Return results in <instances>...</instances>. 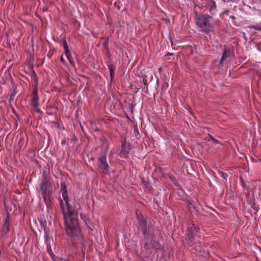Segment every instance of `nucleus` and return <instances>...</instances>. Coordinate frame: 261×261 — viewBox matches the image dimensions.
Masks as SVG:
<instances>
[{"label":"nucleus","mask_w":261,"mask_h":261,"mask_svg":"<svg viewBox=\"0 0 261 261\" xmlns=\"http://www.w3.org/2000/svg\"><path fill=\"white\" fill-rule=\"evenodd\" d=\"M66 207H65L63 200L60 199V205L63 215L64 223L66 234L72 239L79 237L81 232L77 216L78 213L69 203V197L64 198Z\"/></svg>","instance_id":"1"},{"label":"nucleus","mask_w":261,"mask_h":261,"mask_svg":"<svg viewBox=\"0 0 261 261\" xmlns=\"http://www.w3.org/2000/svg\"><path fill=\"white\" fill-rule=\"evenodd\" d=\"M212 17L208 14H200L196 15V24L202 31L208 33L212 31L213 29V25L210 21Z\"/></svg>","instance_id":"2"},{"label":"nucleus","mask_w":261,"mask_h":261,"mask_svg":"<svg viewBox=\"0 0 261 261\" xmlns=\"http://www.w3.org/2000/svg\"><path fill=\"white\" fill-rule=\"evenodd\" d=\"M136 214L138 225V229L142 232L144 237L148 236L150 237H152L153 236L154 233L150 231L147 220L143 216L142 212L140 210H136Z\"/></svg>","instance_id":"3"},{"label":"nucleus","mask_w":261,"mask_h":261,"mask_svg":"<svg viewBox=\"0 0 261 261\" xmlns=\"http://www.w3.org/2000/svg\"><path fill=\"white\" fill-rule=\"evenodd\" d=\"M39 187L44 201L47 203V197L49 198L52 195V186L45 175H43V178L41 180Z\"/></svg>","instance_id":"4"},{"label":"nucleus","mask_w":261,"mask_h":261,"mask_svg":"<svg viewBox=\"0 0 261 261\" xmlns=\"http://www.w3.org/2000/svg\"><path fill=\"white\" fill-rule=\"evenodd\" d=\"M197 226L192 222L189 223L187 227L186 239L190 243H195L198 237Z\"/></svg>","instance_id":"5"},{"label":"nucleus","mask_w":261,"mask_h":261,"mask_svg":"<svg viewBox=\"0 0 261 261\" xmlns=\"http://www.w3.org/2000/svg\"><path fill=\"white\" fill-rule=\"evenodd\" d=\"M155 235L152 237L148 236L144 237L145 241L144 245V248L145 250L150 251L153 249L154 251L156 252L161 249V244L158 241L155 240L153 238Z\"/></svg>","instance_id":"6"},{"label":"nucleus","mask_w":261,"mask_h":261,"mask_svg":"<svg viewBox=\"0 0 261 261\" xmlns=\"http://www.w3.org/2000/svg\"><path fill=\"white\" fill-rule=\"evenodd\" d=\"M107 152L101 153L98 158V167L102 170L103 173L107 174L109 172V165L107 162Z\"/></svg>","instance_id":"7"},{"label":"nucleus","mask_w":261,"mask_h":261,"mask_svg":"<svg viewBox=\"0 0 261 261\" xmlns=\"http://www.w3.org/2000/svg\"><path fill=\"white\" fill-rule=\"evenodd\" d=\"M38 89L37 87L34 88L33 94L32 95V102L31 106L34 108V111L39 114H41L42 112L38 108L39 106V96L37 94Z\"/></svg>","instance_id":"8"},{"label":"nucleus","mask_w":261,"mask_h":261,"mask_svg":"<svg viewBox=\"0 0 261 261\" xmlns=\"http://www.w3.org/2000/svg\"><path fill=\"white\" fill-rule=\"evenodd\" d=\"M130 150V145L129 143H127L126 138L124 137H121V155L126 158Z\"/></svg>","instance_id":"9"},{"label":"nucleus","mask_w":261,"mask_h":261,"mask_svg":"<svg viewBox=\"0 0 261 261\" xmlns=\"http://www.w3.org/2000/svg\"><path fill=\"white\" fill-rule=\"evenodd\" d=\"M233 51L229 47L226 45L224 46V50L222 53V56L219 62L220 65H222L225 61H226L228 58L231 56Z\"/></svg>","instance_id":"10"},{"label":"nucleus","mask_w":261,"mask_h":261,"mask_svg":"<svg viewBox=\"0 0 261 261\" xmlns=\"http://www.w3.org/2000/svg\"><path fill=\"white\" fill-rule=\"evenodd\" d=\"M61 192L63 199L69 197L68 196L67 187L65 182H62L61 184Z\"/></svg>","instance_id":"11"},{"label":"nucleus","mask_w":261,"mask_h":261,"mask_svg":"<svg viewBox=\"0 0 261 261\" xmlns=\"http://www.w3.org/2000/svg\"><path fill=\"white\" fill-rule=\"evenodd\" d=\"M209 3L208 4V6L209 7V12L212 15H214L215 13L214 12V10L216 9V3L214 0H208Z\"/></svg>","instance_id":"12"},{"label":"nucleus","mask_w":261,"mask_h":261,"mask_svg":"<svg viewBox=\"0 0 261 261\" xmlns=\"http://www.w3.org/2000/svg\"><path fill=\"white\" fill-rule=\"evenodd\" d=\"M108 69L110 73V79L112 82L114 78V73L116 69V67L112 64H110L108 65Z\"/></svg>","instance_id":"13"},{"label":"nucleus","mask_w":261,"mask_h":261,"mask_svg":"<svg viewBox=\"0 0 261 261\" xmlns=\"http://www.w3.org/2000/svg\"><path fill=\"white\" fill-rule=\"evenodd\" d=\"M31 77L32 79L34 81V85L35 86V87H37L38 76L33 69L32 70L31 72Z\"/></svg>","instance_id":"14"},{"label":"nucleus","mask_w":261,"mask_h":261,"mask_svg":"<svg viewBox=\"0 0 261 261\" xmlns=\"http://www.w3.org/2000/svg\"><path fill=\"white\" fill-rule=\"evenodd\" d=\"M81 219L85 222V224L87 225V227L90 229L89 226H88V223H89L90 222V220L89 219V218H88L87 216L86 215H84L83 214H81Z\"/></svg>","instance_id":"15"},{"label":"nucleus","mask_w":261,"mask_h":261,"mask_svg":"<svg viewBox=\"0 0 261 261\" xmlns=\"http://www.w3.org/2000/svg\"><path fill=\"white\" fill-rule=\"evenodd\" d=\"M134 133L137 139L140 138L141 136L140 135V133L139 132L137 126L136 125L134 126Z\"/></svg>","instance_id":"16"},{"label":"nucleus","mask_w":261,"mask_h":261,"mask_svg":"<svg viewBox=\"0 0 261 261\" xmlns=\"http://www.w3.org/2000/svg\"><path fill=\"white\" fill-rule=\"evenodd\" d=\"M49 254H50V256L51 257L52 259L54 261H62L63 260L62 258H60L59 257L56 256L52 253L51 251H50V252H49Z\"/></svg>","instance_id":"17"},{"label":"nucleus","mask_w":261,"mask_h":261,"mask_svg":"<svg viewBox=\"0 0 261 261\" xmlns=\"http://www.w3.org/2000/svg\"><path fill=\"white\" fill-rule=\"evenodd\" d=\"M250 28H252L255 30L260 31H261V22L256 24L254 25H251L249 27Z\"/></svg>","instance_id":"18"},{"label":"nucleus","mask_w":261,"mask_h":261,"mask_svg":"<svg viewBox=\"0 0 261 261\" xmlns=\"http://www.w3.org/2000/svg\"><path fill=\"white\" fill-rule=\"evenodd\" d=\"M3 230L4 233H7L10 230L9 224H4L3 226Z\"/></svg>","instance_id":"19"},{"label":"nucleus","mask_w":261,"mask_h":261,"mask_svg":"<svg viewBox=\"0 0 261 261\" xmlns=\"http://www.w3.org/2000/svg\"><path fill=\"white\" fill-rule=\"evenodd\" d=\"M218 174L221 177L223 178L225 180H226L228 175L225 172L222 171H219Z\"/></svg>","instance_id":"20"},{"label":"nucleus","mask_w":261,"mask_h":261,"mask_svg":"<svg viewBox=\"0 0 261 261\" xmlns=\"http://www.w3.org/2000/svg\"><path fill=\"white\" fill-rule=\"evenodd\" d=\"M141 182L142 184H143V185L145 186V187L148 189H150V187L148 185L149 184V182L146 181L144 178H141Z\"/></svg>","instance_id":"21"},{"label":"nucleus","mask_w":261,"mask_h":261,"mask_svg":"<svg viewBox=\"0 0 261 261\" xmlns=\"http://www.w3.org/2000/svg\"><path fill=\"white\" fill-rule=\"evenodd\" d=\"M109 38H107L103 43V47L105 49H108Z\"/></svg>","instance_id":"22"},{"label":"nucleus","mask_w":261,"mask_h":261,"mask_svg":"<svg viewBox=\"0 0 261 261\" xmlns=\"http://www.w3.org/2000/svg\"><path fill=\"white\" fill-rule=\"evenodd\" d=\"M68 60L69 61V62H70V64L72 66H74V61H73V59L71 56V55L70 56H69V57H67Z\"/></svg>","instance_id":"23"},{"label":"nucleus","mask_w":261,"mask_h":261,"mask_svg":"<svg viewBox=\"0 0 261 261\" xmlns=\"http://www.w3.org/2000/svg\"><path fill=\"white\" fill-rule=\"evenodd\" d=\"M9 221H10L9 214L8 213H7V215L6 217L5 218L4 224H9Z\"/></svg>","instance_id":"24"},{"label":"nucleus","mask_w":261,"mask_h":261,"mask_svg":"<svg viewBox=\"0 0 261 261\" xmlns=\"http://www.w3.org/2000/svg\"><path fill=\"white\" fill-rule=\"evenodd\" d=\"M147 76L144 75L143 76V83L144 85V86H148L149 83L147 82V80H146Z\"/></svg>","instance_id":"25"},{"label":"nucleus","mask_w":261,"mask_h":261,"mask_svg":"<svg viewBox=\"0 0 261 261\" xmlns=\"http://www.w3.org/2000/svg\"><path fill=\"white\" fill-rule=\"evenodd\" d=\"M130 87L132 88V90H134L133 92L134 93H137L138 92V91L139 90L140 88H137V87L135 86H133V85H130Z\"/></svg>","instance_id":"26"},{"label":"nucleus","mask_w":261,"mask_h":261,"mask_svg":"<svg viewBox=\"0 0 261 261\" xmlns=\"http://www.w3.org/2000/svg\"><path fill=\"white\" fill-rule=\"evenodd\" d=\"M64 50H65V54L66 55V57H69V56H70L71 55L70 51L69 49V48L64 49Z\"/></svg>","instance_id":"27"},{"label":"nucleus","mask_w":261,"mask_h":261,"mask_svg":"<svg viewBox=\"0 0 261 261\" xmlns=\"http://www.w3.org/2000/svg\"><path fill=\"white\" fill-rule=\"evenodd\" d=\"M62 44L64 47V49L68 48V46L67 45V42L65 39H63L62 40Z\"/></svg>","instance_id":"28"},{"label":"nucleus","mask_w":261,"mask_h":261,"mask_svg":"<svg viewBox=\"0 0 261 261\" xmlns=\"http://www.w3.org/2000/svg\"><path fill=\"white\" fill-rule=\"evenodd\" d=\"M23 142H24V138H20L19 140V142H18V145L20 146H21L23 145Z\"/></svg>","instance_id":"29"},{"label":"nucleus","mask_w":261,"mask_h":261,"mask_svg":"<svg viewBox=\"0 0 261 261\" xmlns=\"http://www.w3.org/2000/svg\"><path fill=\"white\" fill-rule=\"evenodd\" d=\"M214 138L210 134H207V138L206 139V140L207 141H210V140H214Z\"/></svg>","instance_id":"30"},{"label":"nucleus","mask_w":261,"mask_h":261,"mask_svg":"<svg viewBox=\"0 0 261 261\" xmlns=\"http://www.w3.org/2000/svg\"><path fill=\"white\" fill-rule=\"evenodd\" d=\"M143 90H144V92L146 93V94H148V86H144V87L143 88Z\"/></svg>","instance_id":"31"},{"label":"nucleus","mask_w":261,"mask_h":261,"mask_svg":"<svg viewBox=\"0 0 261 261\" xmlns=\"http://www.w3.org/2000/svg\"><path fill=\"white\" fill-rule=\"evenodd\" d=\"M229 12H230L229 10L227 9V10H224V11L223 12V14H227V15H228V13H229Z\"/></svg>","instance_id":"32"},{"label":"nucleus","mask_w":261,"mask_h":261,"mask_svg":"<svg viewBox=\"0 0 261 261\" xmlns=\"http://www.w3.org/2000/svg\"><path fill=\"white\" fill-rule=\"evenodd\" d=\"M60 61H61V62L63 64H65V60L64 59V58H63V57H62V56L61 57Z\"/></svg>","instance_id":"33"},{"label":"nucleus","mask_w":261,"mask_h":261,"mask_svg":"<svg viewBox=\"0 0 261 261\" xmlns=\"http://www.w3.org/2000/svg\"><path fill=\"white\" fill-rule=\"evenodd\" d=\"M213 141L215 143H218V144H220L221 143L217 140L214 139V140H213Z\"/></svg>","instance_id":"34"},{"label":"nucleus","mask_w":261,"mask_h":261,"mask_svg":"<svg viewBox=\"0 0 261 261\" xmlns=\"http://www.w3.org/2000/svg\"><path fill=\"white\" fill-rule=\"evenodd\" d=\"M230 17L231 19H233V20H234V19H236V17H235V16H230Z\"/></svg>","instance_id":"35"},{"label":"nucleus","mask_w":261,"mask_h":261,"mask_svg":"<svg viewBox=\"0 0 261 261\" xmlns=\"http://www.w3.org/2000/svg\"><path fill=\"white\" fill-rule=\"evenodd\" d=\"M14 96V94H12L11 95H10V99H11L12 98V97H13Z\"/></svg>","instance_id":"36"},{"label":"nucleus","mask_w":261,"mask_h":261,"mask_svg":"<svg viewBox=\"0 0 261 261\" xmlns=\"http://www.w3.org/2000/svg\"><path fill=\"white\" fill-rule=\"evenodd\" d=\"M62 261H68V259H63V260Z\"/></svg>","instance_id":"37"},{"label":"nucleus","mask_w":261,"mask_h":261,"mask_svg":"<svg viewBox=\"0 0 261 261\" xmlns=\"http://www.w3.org/2000/svg\"><path fill=\"white\" fill-rule=\"evenodd\" d=\"M190 205H192V203H189V206H190Z\"/></svg>","instance_id":"38"}]
</instances>
